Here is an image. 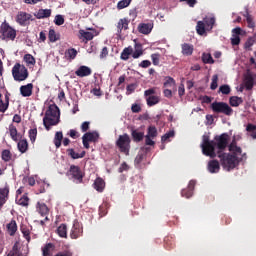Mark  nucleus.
I'll return each mask as SVG.
<instances>
[{"label": "nucleus", "mask_w": 256, "mask_h": 256, "mask_svg": "<svg viewBox=\"0 0 256 256\" xmlns=\"http://www.w3.org/2000/svg\"><path fill=\"white\" fill-rule=\"evenodd\" d=\"M135 89H137V84H135V83L129 84L126 87V90H127L126 94L131 95V93H135Z\"/></svg>", "instance_id": "59"}, {"label": "nucleus", "mask_w": 256, "mask_h": 256, "mask_svg": "<svg viewBox=\"0 0 256 256\" xmlns=\"http://www.w3.org/2000/svg\"><path fill=\"white\" fill-rule=\"evenodd\" d=\"M157 93V88H149L144 91V97L146 99V103L148 107H153L161 101L159 96H156L155 94Z\"/></svg>", "instance_id": "9"}, {"label": "nucleus", "mask_w": 256, "mask_h": 256, "mask_svg": "<svg viewBox=\"0 0 256 256\" xmlns=\"http://www.w3.org/2000/svg\"><path fill=\"white\" fill-rule=\"evenodd\" d=\"M63 142V132L59 131L56 132L55 137H54V145L56 149H59L61 147V143Z\"/></svg>", "instance_id": "39"}, {"label": "nucleus", "mask_w": 256, "mask_h": 256, "mask_svg": "<svg viewBox=\"0 0 256 256\" xmlns=\"http://www.w3.org/2000/svg\"><path fill=\"white\" fill-rule=\"evenodd\" d=\"M18 205H21V207H28L29 206V197L27 195H23L19 200H18Z\"/></svg>", "instance_id": "50"}, {"label": "nucleus", "mask_w": 256, "mask_h": 256, "mask_svg": "<svg viewBox=\"0 0 256 256\" xmlns=\"http://www.w3.org/2000/svg\"><path fill=\"white\" fill-rule=\"evenodd\" d=\"M21 232L22 235L24 236V238L29 242L31 241V232L29 231V229L22 227L21 228Z\"/></svg>", "instance_id": "56"}, {"label": "nucleus", "mask_w": 256, "mask_h": 256, "mask_svg": "<svg viewBox=\"0 0 256 256\" xmlns=\"http://www.w3.org/2000/svg\"><path fill=\"white\" fill-rule=\"evenodd\" d=\"M69 173L76 183H83V177H85V174H83V171H81L79 166L71 165Z\"/></svg>", "instance_id": "11"}, {"label": "nucleus", "mask_w": 256, "mask_h": 256, "mask_svg": "<svg viewBox=\"0 0 256 256\" xmlns=\"http://www.w3.org/2000/svg\"><path fill=\"white\" fill-rule=\"evenodd\" d=\"M48 39H49L50 43H55V41H57L59 39L57 37V33L55 32V30H53V29L49 30Z\"/></svg>", "instance_id": "51"}, {"label": "nucleus", "mask_w": 256, "mask_h": 256, "mask_svg": "<svg viewBox=\"0 0 256 256\" xmlns=\"http://www.w3.org/2000/svg\"><path fill=\"white\" fill-rule=\"evenodd\" d=\"M215 21H216L215 17H209V18L206 17L203 19V22L207 31L213 30V27H215Z\"/></svg>", "instance_id": "30"}, {"label": "nucleus", "mask_w": 256, "mask_h": 256, "mask_svg": "<svg viewBox=\"0 0 256 256\" xmlns=\"http://www.w3.org/2000/svg\"><path fill=\"white\" fill-rule=\"evenodd\" d=\"M131 137H132L134 143H141V141H143V139L145 138V133L139 132V130H137V129H132Z\"/></svg>", "instance_id": "18"}, {"label": "nucleus", "mask_w": 256, "mask_h": 256, "mask_svg": "<svg viewBox=\"0 0 256 256\" xmlns=\"http://www.w3.org/2000/svg\"><path fill=\"white\" fill-rule=\"evenodd\" d=\"M219 93H222V95H229V93H231V87L227 84L221 85L219 87Z\"/></svg>", "instance_id": "49"}, {"label": "nucleus", "mask_w": 256, "mask_h": 256, "mask_svg": "<svg viewBox=\"0 0 256 256\" xmlns=\"http://www.w3.org/2000/svg\"><path fill=\"white\" fill-rule=\"evenodd\" d=\"M115 145L118 148V151H120L121 153H123V155H126V157H128L131 151V137L127 133L119 135Z\"/></svg>", "instance_id": "3"}, {"label": "nucleus", "mask_w": 256, "mask_h": 256, "mask_svg": "<svg viewBox=\"0 0 256 256\" xmlns=\"http://www.w3.org/2000/svg\"><path fill=\"white\" fill-rule=\"evenodd\" d=\"M9 197V185H5V187L0 188V207L5 205V201Z\"/></svg>", "instance_id": "20"}, {"label": "nucleus", "mask_w": 256, "mask_h": 256, "mask_svg": "<svg viewBox=\"0 0 256 256\" xmlns=\"http://www.w3.org/2000/svg\"><path fill=\"white\" fill-rule=\"evenodd\" d=\"M146 135L148 137H151L152 139H155V137H157L158 135L157 128L155 126L148 127V131Z\"/></svg>", "instance_id": "47"}, {"label": "nucleus", "mask_w": 256, "mask_h": 256, "mask_svg": "<svg viewBox=\"0 0 256 256\" xmlns=\"http://www.w3.org/2000/svg\"><path fill=\"white\" fill-rule=\"evenodd\" d=\"M241 43V38L239 36H234L231 38L232 45H239Z\"/></svg>", "instance_id": "64"}, {"label": "nucleus", "mask_w": 256, "mask_h": 256, "mask_svg": "<svg viewBox=\"0 0 256 256\" xmlns=\"http://www.w3.org/2000/svg\"><path fill=\"white\" fill-rule=\"evenodd\" d=\"M214 144L215 141L210 140L208 135H203L201 144L203 155H206V157H211V159H215V157H217V153L213 152Z\"/></svg>", "instance_id": "7"}, {"label": "nucleus", "mask_w": 256, "mask_h": 256, "mask_svg": "<svg viewBox=\"0 0 256 256\" xmlns=\"http://www.w3.org/2000/svg\"><path fill=\"white\" fill-rule=\"evenodd\" d=\"M29 138L31 143H35L37 139V128H33L29 130Z\"/></svg>", "instance_id": "54"}, {"label": "nucleus", "mask_w": 256, "mask_h": 256, "mask_svg": "<svg viewBox=\"0 0 256 256\" xmlns=\"http://www.w3.org/2000/svg\"><path fill=\"white\" fill-rule=\"evenodd\" d=\"M181 195L182 197H186V199H190V197H193V190L189 188L183 189Z\"/></svg>", "instance_id": "57"}, {"label": "nucleus", "mask_w": 256, "mask_h": 256, "mask_svg": "<svg viewBox=\"0 0 256 256\" xmlns=\"http://www.w3.org/2000/svg\"><path fill=\"white\" fill-rule=\"evenodd\" d=\"M97 141H99V132H86L82 137L85 149H89V143H97Z\"/></svg>", "instance_id": "10"}, {"label": "nucleus", "mask_w": 256, "mask_h": 256, "mask_svg": "<svg viewBox=\"0 0 256 256\" xmlns=\"http://www.w3.org/2000/svg\"><path fill=\"white\" fill-rule=\"evenodd\" d=\"M83 235V226L77 221H74L73 227L71 229L70 237L71 239H79Z\"/></svg>", "instance_id": "13"}, {"label": "nucleus", "mask_w": 256, "mask_h": 256, "mask_svg": "<svg viewBox=\"0 0 256 256\" xmlns=\"http://www.w3.org/2000/svg\"><path fill=\"white\" fill-rule=\"evenodd\" d=\"M20 95L22 97H31L33 95V83H28L20 87Z\"/></svg>", "instance_id": "15"}, {"label": "nucleus", "mask_w": 256, "mask_h": 256, "mask_svg": "<svg viewBox=\"0 0 256 256\" xmlns=\"http://www.w3.org/2000/svg\"><path fill=\"white\" fill-rule=\"evenodd\" d=\"M57 234L59 235V237L67 239V225L66 224H61L57 228Z\"/></svg>", "instance_id": "43"}, {"label": "nucleus", "mask_w": 256, "mask_h": 256, "mask_svg": "<svg viewBox=\"0 0 256 256\" xmlns=\"http://www.w3.org/2000/svg\"><path fill=\"white\" fill-rule=\"evenodd\" d=\"M118 33H121L124 29V31H127L129 29V20L127 18H122L118 21L117 25Z\"/></svg>", "instance_id": "27"}, {"label": "nucleus", "mask_w": 256, "mask_h": 256, "mask_svg": "<svg viewBox=\"0 0 256 256\" xmlns=\"http://www.w3.org/2000/svg\"><path fill=\"white\" fill-rule=\"evenodd\" d=\"M51 15V9H40L36 13L37 19H47Z\"/></svg>", "instance_id": "32"}, {"label": "nucleus", "mask_w": 256, "mask_h": 256, "mask_svg": "<svg viewBox=\"0 0 256 256\" xmlns=\"http://www.w3.org/2000/svg\"><path fill=\"white\" fill-rule=\"evenodd\" d=\"M244 17L246 18L247 27L249 29H255V22L253 21V16L249 14V11L245 12Z\"/></svg>", "instance_id": "40"}, {"label": "nucleus", "mask_w": 256, "mask_h": 256, "mask_svg": "<svg viewBox=\"0 0 256 256\" xmlns=\"http://www.w3.org/2000/svg\"><path fill=\"white\" fill-rule=\"evenodd\" d=\"M68 135L71 137V139H79V137H81V134H79V132L75 129H70Z\"/></svg>", "instance_id": "60"}, {"label": "nucleus", "mask_w": 256, "mask_h": 256, "mask_svg": "<svg viewBox=\"0 0 256 256\" xmlns=\"http://www.w3.org/2000/svg\"><path fill=\"white\" fill-rule=\"evenodd\" d=\"M242 103H243V98L239 96H231L229 98V104L231 105V107H239V105H241Z\"/></svg>", "instance_id": "37"}, {"label": "nucleus", "mask_w": 256, "mask_h": 256, "mask_svg": "<svg viewBox=\"0 0 256 256\" xmlns=\"http://www.w3.org/2000/svg\"><path fill=\"white\" fill-rule=\"evenodd\" d=\"M15 37H17V31L9 23H2L0 26V39L2 41H15Z\"/></svg>", "instance_id": "6"}, {"label": "nucleus", "mask_w": 256, "mask_h": 256, "mask_svg": "<svg viewBox=\"0 0 256 256\" xmlns=\"http://www.w3.org/2000/svg\"><path fill=\"white\" fill-rule=\"evenodd\" d=\"M196 33H198L201 36H203V35H205V33H207V28L205 26V22L204 21H198L197 22Z\"/></svg>", "instance_id": "38"}, {"label": "nucleus", "mask_w": 256, "mask_h": 256, "mask_svg": "<svg viewBox=\"0 0 256 256\" xmlns=\"http://www.w3.org/2000/svg\"><path fill=\"white\" fill-rule=\"evenodd\" d=\"M227 145H229V135L227 133L214 137L213 153H215V149H217L216 157L218 153H223V150L227 149Z\"/></svg>", "instance_id": "5"}, {"label": "nucleus", "mask_w": 256, "mask_h": 256, "mask_svg": "<svg viewBox=\"0 0 256 256\" xmlns=\"http://www.w3.org/2000/svg\"><path fill=\"white\" fill-rule=\"evenodd\" d=\"M55 25L61 26L65 23V18L62 15H56L54 19Z\"/></svg>", "instance_id": "58"}, {"label": "nucleus", "mask_w": 256, "mask_h": 256, "mask_svg": "<svg viewBox=\"0 0 256 256\" xmlns=\"http://www.w3.org/2000/svg\"><path fill=\"white\" fill-rule=\"evenodd\" d=\"M12 157H13V155L11 154V151H9L7 149L2 151L1 159L5 163H9V161H11Z\"/></svg>", "instance_id": "45"}, {"label": "nucleus", "mask_w": 256, "mask_h": 256, "mask_svg": "<svg viewBox=\"0 0 256 256\" xmlns=\"http://www.w3.org/2000/svg\"><path fill=\"white\" fill-rule=\"evenodd\" d=\"M129 5H131V1H129V0H121L117 4V9H119V10L125 9L126 7H129Z\"/></svg>", "instance_id": "52"}, {"label": "nucleus", "mask_w": 256, "mask_h": 256, "mask_svg": "<svg viewBox=\"0 0 256 256\" xmlns=\"http://www.w3.org/2000/svg\"><path fill=\"white\" fill-rule=\"evenodd\" d=\"M218 82H219V76L217 74L213 75L212 76V82H211V85H210V89L212 91H215V89H217V87H219Z\"/></svg>", "instance_id": "48"}, {"label": "nucleus", "mask_w": 256, "mask_h": 256, "mask_svg": "<svg viewBox=\"0 0 256 256\" xmlns=\"http://www.w3.org/2000/svg\"><path fill=\"white\" fill-rule=\"evenodd\" d=\"M67 153H68L69 157H71V159H83V157H85V155H86L85 151H82L79 154V153L75 152V149H73V148L67 149Z\"/></svg>", "instance_id": "28"}, {"label": "nucleus", "mask_w": 256, "mask_h": 256, "mask_svg": "<svg viewBox=\"0 0 256 256\" xmlns=\"http://www.w3.org/2000/svg\"><path fill=\"white\" fill-rule=\"evenodd\" d=\"M163 87H165V89H172L173 87H176L175 79L171 76H166L164 78Z\"/></svg>", "instance_id": "29"}, {"label": "nucleus", "mask_w": 256, "mask_h": 256, "mask_svg": "<svg viewBox=\"0 0 256 256\" xmlns=\"http://www.w3.org/2000/svg\"><path fill=\"white\" fill-rule=\"evenodd\" d=\"M181 49H182V55H185L186 57L193 55V51H194L193 44L184 43L181 45Z\"/></svg>", "instance_id": "23"}, {"label": "nucleus", "mask_w": 256, "mask_h": 256, "mask_svg": "<svg viewBox=\"0 0 256 256\" xmlns=\"http://www.w3.org/2000/svg\"><path fill=\"white\" fill-rule=\"evenodd\" d=\"M160 57L161 56L159 54H157V53L151 55V59H152L153 65H159Z\"/></svg>", "instance_id": "62"}, {"label": "nucleus", "mask_w": 256, "mask_h": 256, "mask_svg": "<svg viewBox=\"0 0 256 256\" xmlns=\"http://www.w3.org/2000/svg\"><path fill=\"white\" fill-rule=\"evenodd\" d=\"M6 231L10 237H15V233H17V221L11 220L7 225H6Z\"/></svg>", "instance_id": "19"}, {"label": "nucleus", "mask_w": 256, "mask_h": 256, "mask_svg": "<svg viewBox=\"0 0 256 256\" xmlns=\"http://www.w3.org/2000/svg\"><path fill=\"white\" fill-rule=\"evenodd\" d=\"M9 134L12 141H19V132L17 131V127L15 125H9Z\"/></svg>", "instance_id": "31"}, {"label": "nucleus", "mask_w": 256, "mask_h": 256, "mask_svg": "<svg viewBox=\"0 0 256 256\" xmlns=\"http://www.w3.org/2000/svg\"><path fill=\"white\" fill-rule=\"evenodd\" d=\"M218 159H220V163L226 171H232V169H235V167L239 166V163H241L242 158H239L236 155H232L231 153H225V152H218V156H216Z\"/></svg>", "instance_id": "2"}, {"label": "nucleus", "mask_w": 256, "mask_h": 256, "mask_svg": "<svg viewBox=\"0 0 256 256\" xmlns=\"http://www.w3.org/2000/svg\"><path fill=\"white\" fill-rule=\"evenodd\" d=\"M246 131L247 133H249L250 137H252V139H256V125L249 123L246 126Z\"/></svg>", "instance_id": "42"}, {"label": "nucleus", "mask_w": 256, "mask_h": 256, "mask_svg": "<svg viewBox=\"0 0 256 256\" xmlns=\"http://www.w3.org/2000/svg\"><path fill=\"white\" fill-rule=\"evenodd\" d=\"M91 73H93V71L91 70V68H89V66H80L75 71V75H77V77H89Z\"/></svg>", "instance_id": "16"}, {"label": "nucleus", "mask_w": 256, "mask_h": 256, "mask_svg": "<svg viewBox=\"0 0 256 256\" xmlns=\"http://www.w3.org/2000/svg\"><path fill=\"white\" fill-rule=\"evenodd\" d=\"M36 209L42 217L49 215V207H47V204L43 202H38Z\"/></svg>", "instance_id": "22"}, {"label": "nucleus", "mask_w": 256, "mask_h": 256, "mask_svg": "<svg viewBox=\"0 0 256 256\" xmlns=\"http://www.w3.org/2000/svg\"><path fill=\"white\" fill-rule=\"evenodd\" d=\"M77 49L75 48H69L65 51V57L68 61H73L75 57H77Z\"/></svg>", "instance_id": "36"}, {"label": "nucleus", "mask_w": 256, "mask_h": 256, "mask_svg": "<svg viewBox=\"0 0 256 256\" xmlns=\"http://www.w3.org/2000/svg\"><path fill=\"white\" fill-rule=\"evenodd\" d=\"M93 188L98 193H103V191H105V180H103V178H101V177L96 178L93 183Z\"/></svg>", "instance_id": "17"}, {"label": "nucleus", "mask_w": 256, "mask_h": 256, "mask_svg": "<svg viewBox=\"0 0 256 256\" xmlns=\"http://www.w3.org/2000/svg\"><path fill=\"white\" fill-rule=\"evenodd\" d=\"M131 55H133V47L128 46L124 48L123 51L121 52L120 59L122 61H129V57H131Z\"/></svg>", "instance_id": "24"}, {"label": "nucleus", "mask_w": 256, "mask_h": 256, "mask_svg": "<svg viewBox=\"0 0 256 256\" xmlns=\"http://www.w3.org/2000/svg\"><path fill=\"white\" fill-rule=\"evenodd\" d=\"M17 147L20 153H27L29 150V142H27V139H21L19 140Z\"/></svg>", "instance_id": "26"}, {"label": "nucleus", "mask_w": 256, "mask_h": 256, "mask_svg": "<svg viewBox=\"0 0 256 256\" xmlns=\"http://www.w3.org/2000/svg\"><path fill=\"white\" fill-rule=\"evenodd\" d=\"M79 34L81 35V37H83V39H86V41H92L93 37H95V35L92 32L85 30H80Z\"/></svg>", "instance_id": "46"}, {"label": "nucleus", "mask_w": 256, "mask_h": 256, "mask_svg": "<svg viewBox=\"0 0 256 256\" xmlns=\"http://www.w3.org/2000/svg\"><path fill=\"white\" fill-rule=\"evenodd\" d=\"M138 31L142 35H149V33H151V31H153V23H151V22H149V23H140L138 25Z\"/></svg>", "instance_id": "14"}, {"label": "nucleus", "mask_w": 256, "mask_h": 256, "mask_svg": "<svg viewBox=\"0 0 256 256\" xmlns=\"http://www.w3.org/2000/svg\"><path fill=\"white\" fill-rule=\"evenodd\" d=\"M33 18V15L20 11L18 12L16 16V22L20 24L22 27H27L31 23V19Z\"/></svg>", "instance_id": "12"}, {"label": "nucleus", "mask_w": 256, "mask_h": 256, "mask_svg": "<svg viewBox=\"0 0 256 256\" xmlns=\"http://www.w3.org/2000/svg\"><path fill=\"white\" fill-rule=\"evenodd\" d=\"M207 168H208L209 173H219L221 166L219 165V161L211 160L208 162Z\"/></svg>", "instance_id": "21"}, {"label": "nucleus", "mask_w": 256, "mask_h": 256, "mask_svg": "<svg viewBox=\"0 0 256 256\" xmlns=\"http://www.w3.org/2000/svg\"><path fill=\"white\" fill-rule=\"evenodd\" d=\"M202 61H203V63L208 64V65H213V63H215L213 56H211V54H209V53L202 54Z\"/></svg>", "instance_id": "44"}, {"label": "nucleus", "mask_w": 256, "mask_h": 256, "mask_svg": "<svg viewBox=\"0 0 256 256\" xmlns=\"http://www.w3.org/2000/svg\"><path fill=\"white\" fill-rule=\"evenodd\" d=\"M60 119L61 112L59 111V107L55 104H50L43 118V125L46 131H51V127L59 125Z\"/></svg>", "instance_id": "1"}, {"label": "nucleus", "mask_w": 256, "mask_h": 256, "mask_svg": "<svg viewBox=\"0 0 256 256\" xmlns=\"http://www.w3.org/2000/svg\"><path fill=\"white\" fill-rule=\"evenodd\" d=\"M229 151H231V155H235L236 157H239V155H241V153H243V150L241 149V147L236 146L235 144L231 143L229 146Z\"/></svg>", "instance_id": "41"}, {"label": "nucleus", "mask_w": 256, "mask_h": 256, "mask_svg": "<svg viewBox=\"0 0 256 256\" xmlns=\"http://www.w3.org/2000/svg\"><path fill=\"white\" fill-rule=\"evenodd\" d=\"M171 137H175V131L170 130L169 132H167L166 134H164L161 138L162 143H165V141H169V139H171Z\"/></svg>", "instance_id": "53"}, {"label": "nucleus", "mask_w": 256, "mask_h": 256, "mask_svg": "<svg viewBox=\"0 0 256 256\" xmlns=\"http://www.w3.org/2000/svg\"><path fill=\"white\" fill-rule=\"evenodd\" d=\"M211 109L214 113H222V115H226L227 117L233 115V108L225 102H213L211 104Z\"/></svg>", "instance_id": "8"}, {"label": "nucleus", "mask_w": 256, "mask_h": 256, "mask_svg": "<svg viewBox=\"0 0 256 256\" xmlns=\"http://www.w3.org/2000/svg\"><path fill=\"white\" fill-rule=\"evenodd\" d=\"M12 77L14 81H26L29 78V70L25 65L16 63L12 68Z\"/></svg>", "instance_id": "4"}, {"label": "nucleus", "mask_w": 256, "mask_h": 256, "mask_svg": "<svg viewBox=\"0 0 256 256\" xmlns=\"http://www.w3.org/2000/svg\"><path fill=\"white\" fill-rule=\"evenodd\" d=\"M24 62L26 63L27 67H35V63H37V61L35 60V57H33V55L31 54H25L24 55Z\"/></svg>", "instance_id": "35"}, {"label": "nucleus", "mask_w": 256, "mask_h": 256, "mask_svg": "<svg viewBox=\"0 0 256 256\" xmlns=\"http://www.w3.org/2000/svg\"><path fill=\"white\" fill-rule=\"evenodd\" d=\"M154 138H152L151 136H145V145H148L150 147H153V145H155V141H153Z\"/></svg>", "instance_id": "61"}, {"label": "nucleus", "mask_w": 256, "mask_h": 256, "mask_svg": "<svg viewBox=\"0 0 256 256\" xmlns=\"http://www.w3.org/2000/svg\"><path fill=\"white\" fill-rule=\"evenodd\" d=\"M131 111H132V113H141V105L132 104Z\"/></svg>", "instance_id": "63"}, {"label": "nucleus", "mask_w": 256, "mask_h": 256, "mask_svg": "<svg viewBox=\"0 0 256 256\" xmlns=\"http://www.w3.org/2000/svg\"><path fill=\"white\" fill-rule=\"evenodd\" d=\"M7 256H23L21 253V248L19 247V242L14 243L12 250L8 253Z\"/></svg>", "instance_id": "34"}, {"label": "nucleus", "mask_w": 256, "mask_h": 256, "mask_svg": "<svg viewBox=\"0 0 256 256\" xmlns=\"http://www.w3.org/2000/svg\"><path fill=\"white\" fill-rule=\"evenodd\" d=\"M2 94H0V113H5L9 109V96H5V102H3Z\"/></svg>", "instance_id": "33"}, {"label": "nucleus", "mask_w": 256, "mask_h": 256, "mask_svg": "<svg viewBox=\"0 0 256 256\" xmlns=\"http://www.w3.org/2000/svg\"><path fill=\"white\" fill-rule=\"evenodd\" d=\"M244 85L247 91H251V89H253V85H255V78H253V75L248 74L245 76Z\"/></svg>", "instance_id": "25"}, {"label": "nucleus", "mask_w": 256, "mask_h": 256, "mask_svg": "<svg viewBox=\"0 0 256 256\" xmlns=\"http://www.w3.org/2000/svg\"><path fill=\"white\" fill-rule=\"evenodd\" d=\"M255 45V38L250 37L247 39V41L244 44L245 49H247L248 51H251V46Z\"/></svg>", "instance_id": "55"}]
</instances>
